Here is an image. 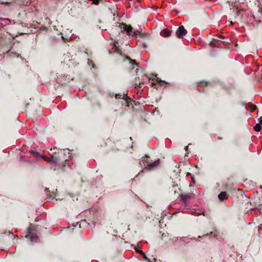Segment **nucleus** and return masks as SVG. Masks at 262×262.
<instances>
[{
	"label": "nucleus",
	"instance_id": "nucleus-26",
	"mask_svg": "<svg viewBox=\"0 0 262 262\" xmlns=\"http://www.w3.org/2000/svg\"><path fill=\"white\" fill-rule=\"evenodd\" d=\"M217 139H218L219 140H221V139H222V137H218Z\"/></svg>",
	"mask_w": 262,
	"mask_h": 262
},
{
	"label": "nucleus",
	"instance_id": "nucleus-6",
	"mask_svg": "<svg viewBox=\"0 0 262 262\" xmlns=\"http://www.w3.org/2000/svg\"><path fill=\"white\" fill-rule=\"evenodd\" d=\"M229 197V194L226 191H222L218 195V199L221 201L227 200Z\"/></svg>",
	"mask_w": 262,
	"mask_h": 262
},
{
	"label": "nucleus",
	"instance_id": "nucleus-30",
	"mask_svg": "<svg viewBox=\"0 0 262 262\" xmlns=\"http://www.w3.org/2000/svg\"><path fill=\"white\" fill-rule=\"evenodd\" d=\"M144 257L145 259H147V257H146L145 255L144 256Z\"/></svg>",
	"mask_w": 262,
	"mask_h": 262
},
{
	"label": "nucleus",
	"instance_id": "nucleus-28",
	"mask_svg": "<svg viewBox=\"0 0 262 262\" xmlns=\"http://www.w3.org/2000/svg\"><path fill=\"white\" fill-rule=\"evenodd\" d=\"M151 85H152V86H154V85H155V83H154L152 82V83H151Z\"/></svg>",
	"mask_w": 262,
	"mask_h": 262
},
{
	"label": "nucleus",
	"instance_id": "nucleus-1",
	"mask_svg": "<svg viewBox=\"0 0 262 262\" xmlns=\"http://www.w3.org/2000/svg\"><path fill=\"white\" fill-rule=\"evenodd\" d=\"M119 26H114L113 27L110 31L111 34L113 36L115 37L119 35L120 31H117L116 32V30L118 29H120L121 32L124 31L126 32L127 35H130L131 33L134 34L133 28L130 25H127L124 23H119Z\"/></svg>",
	"mask_w": 262,
	"mask_h": 262
},
{
	"label": "nucleus",
	"instance_id": "nucleus-29",
	"mask_svg": "<svg viewBox=\"0 0 262 262\" xmlns=\"http://www.w3.org/2000/svg\"><path fill=\"white\" fill-rule=\"evenodd\" d=\"M187 148H188V146H185V150H187Z\"/></svg>",
	"mask_w": 262,
	"mask_h": 262
},
{
	"label": "nucleus",
	"instance_id": "nucleus-19",
	"mask_svg": "<svg viewBox=\"0 0 262 262\" xmlns=\"http://www.w3.org/2000/svg\"><path fill=\"white\" fill-rule=\"evenodd\" d=\"M61 165L63 167H64L67 166H69V163H68V161L67 160H66L62 162Z\"/></svg>",
	"mask_w": 262,
	"mask_h": 262
},
{
	"label": "nucleus",
	"instance_id": "nucleus-17",
	"mask_svg": "<svg viewBox=\"0 0 262 262\" xmlns=\"http://www.w3.org/2000/svg\"><path fill=\"white\" fill-rule=\"evenodd\" d=\"M30 152L32 153L35 157H41V156L36 151H35L33 150H31Z\"/></svg>",
	"mask_w": 262,
	"mask_h": 262
},
{
	"label": "nucleus",
	"instance_id": "nucleus-7",
	"mask_svg": "<svg viewBox=\"0 0 262 262\" xmlns=\"http://www.w3.org/2000/svg\"><path fill=\"white\" fill-rule=\"evenodd\" d=\"M223 42L217 39H213L209 43L212 47H220Z\"/></svg>",
	"mask_w": 262,
	"mask_h": 262
},
{
	"label": "nucleus",
	"instance_id": "nucleus-24",
	"mask_svg": "<svg viewBox=\"0 0 262 262\" xmlns=\"http://www.w3.org/2000/svg\"><path fill=\"white\" fill-rule=\"evenodd\" d=\"M98 23H99V24H101V23H102V21H101L100 19H99V20H98Z\"/></svg>",
	"mask_w": 262,
	"mask_h": 262
},
{
	"label": "nucleus",
	"instance_id": "nucleus-16",
	"mask_svg": "<svg viewBox=\"0 0 262 262\" xmlns=\"http://www.w3.org/2000/svg\"><path fill=\"white\" fill-rule=\"evenodd\" d=\"M125 95V94H123V95H121L120 94H116L115 98L116 99H123L124 98V96Z\"/></svg>",
	"mask_w": 262,
	"mask_h": 262
},
{
	"label": "nucleus",
	"instance_id": "nucleus-15",
	"mask_svg": "<svg viewBox=\"0 0 262 262\" xmlns=\"http://www.w3.org/2000/svg\"><path fill=\"white\" fill-rule=\"evenodd\" d=\"M156 81L160 84L161 86H163L165 84L167 83L164 81L161 80L159 77H156Z\"/></svg>",
	"mask_w": 262,
	"mask_h": 262
},
{
	"label": "nucleus",
	"instance_id": "nucleus-12",
	"mask_svg": "<svg viewBox=\"0 0 262 262\" xmlns=\"http://www.w3.org/2000/svg\"><path fill=\"white\" fill-rule=\"evenodd\" d=\"M207 85H208V82L204 81V80L200 81L198 83V86L203 87V88L205 87V86H207Z\"/></svg>",
	"mask_w": 262,
	"mask_h": 262
},
{
	"label": "nucleus",
	"instance_id": "nucleus-20",
	"mask_svg": "<svg viewBox=\"0 0 262 262\" xmlns=\"http://www.w3.org/2000/svg\"><path fill=\"white\" fill-rule=\"evenodd\" d=\"M135 84L137 85V87L141 88V83H140V82L138 83L137 82V80H136Z\"/></svg>",
	"mask_w": 262,
	"mask_h": 262
},
{
	"label": "nucleus",
	"instance_id": "nucleus-10",
	"mask_svg": "<svg viewBox=\"0 0 262 262\" xmlns=\"http://www.w3.org/2000/svg\"><path fill=\"white\" fill-rule=\"evenodd\" d=\"M124 104L126 106H129V103L132 102V100L127 96L124 98ZM124 104V103H123Z\"/></svg>",
	"mask_w": 262,
	"mask_h": 262
},
{
	"label": "nucleus",
	"instance_id": "nucleus-3",
	"mask_svg": "<svg viewBox=\"0 0 262 262\" xmlns=\"http://www.w3.org/2000/svg\"><path fill=\"white\" fill-rule=\"evenodd\" d=\"M54 155H52L51 158H49L45 156H41V157L46 161L52 162L55 164H59L60 159L59 156L57 155L56 152L54 153Z\"/></svg>",
	"mask_w": 262,
	"mask_h": 262
},
{
	"label": "nucleus",
	"instance_id": "nucleus-18",
	"mask_svg": "<svg viewBox=\"0 0 262 262\" xmlns=\"http://www.w3.org/2000/svg\"><path fill=\"white\" fill-rule=\"evenodd\" d=\"M127 58L129 60L130 63L132 65H137V62L135 60H133V59H130L129 57H127Z\"/></svg>",
	"mask_w": 262,
	"mask_h": 262
},
{
	"label": "nucleus",
	"instance_id": "nucleus-27",
	"mask_svg": "<svg viewBox=\"0 0 262 262\" xmlns=\"http://www.w3.org/2000/svg\"><path fill=\"white\" fill-rule=\"evenodd\" d=\"M143 47H144V48H146V45H145V43H143Z\"/></svg>",
	"mask_w": 262,
	"mask_h": 262
},
{
	"label": "nucleus",
	"instance_id": "nucleus-13",
	"mask_svg": "<svg viewBox=\"0 0 262 262\" xmlns=\"http://www.w3.org/2000/svg\"><path fill=\"white\" fill-rule=\"evenodd\" d=\"M177 190H180V188L178 187L177 185H172V188H171V191L173 192L174 194H176Z\"/></svg>",
	"mask_w": 262,
	"mask_h": 262
},
{
	"label": "nucleus",
	"instance_id": "nucleus-11",
	"mask_svg": "<svg viewBox=\"0 0 262 262\" xmlns=\"http://www.w3.org/2000/svg\"><path fill=\"white\" fill-rule=\"evenodd\" d=\"M35 230V228L34 226H33L32 225H30V227H28V234L27 235V236H30V237H31V235L32 234V230Z\"/></svg>",
	"mask_w": 262,
	"mask_h": 262
},
{
	"label": "nucleus",
	"instance_id": "nucleus-14",
	"mask_svg": "<svg viewBox=\"0 0 262 262\" xmlns=\"http://www.w3.org/2000/svg\"><path fill=\"white\" fill-rule=\"evenodd\" d=\"M254 129L256 132H259L261 129V125L259 123H257L254 127Z\"/></svg>",
	"mask_w": 262,
	"mask_h": 262
},
{
	"label": "nucleus",
	"instance_id": "nucleus-2",
	"mask_svg": "<svg viewBox=\"0 0 262 262\" xmlns=\"http://www.w3.org/2000/svg\"><path fill=\"white\" fill-rule=\"evenodd\" d=\"M140 165L142 167H144V168H147L149 170H152L154 168L157 166L160 163V159H158L153 161L150 159V158L147 156L145 155L144 158L140 161Z\"/></svg>",
	"mask_w": 262,
	"mask_h": 262
},
{
	"label": "nucleus",
	"instance_id": "nucleus-9",
	"mask_svg": "<svg viewBox=\"0 0 262 262\" xmlns=\"http://www.w3.org/2000/svg\"><path fill=\"white\" fill-rule=\"evenodd\" d=\"M171 32L168 29H164L161 32V35L163 37H168L170 35Z\"/></svg>",
	"mask_w": 262,
	"mask_h": 262
},
{
	"label": "nucleus",
	"instance_id": "nucleus-22",
	"mask_svg": "<svg viewBox=\"0 0 262 262\" xmlns=\"http://www.w3.org/2000/svg\"><path fill=\"white\" fill-rule=\"evenodd\" d=\"M99 29H102V30H106V29H105L104 27L103 26H99Z\"/></svg>",
	"mask_w": 262,
	"mask_h": 262
},
{
	"label": "nucleus",
	"instance_id": "nucleus-25",
	"mask_svg": "<svg viewBox=\"0 0 262 262\" xmlns=\"http://www.w3.org/2000/svg\"><path fill=\"white\" fill-rule=\"evenodd\" d=\"M51 198H54V194H51V196H50Z\"/></svg>",
	"mask_w": 262,
	"mask_h": 262
},
{
	"label": "nucleus",
	"instance_id": "nucleus-5",
	"mask_svg": "<svg viewBox=\"0 0 262 262\" xmlns=\"http://www.w3.org/2000/svg\"><path fill=\"white\" fill-rule=\"evenodd\" d=\"M179 196H181V199L185 203H186L189 200L191 199V195L190 194H180L179 192H177V194L176 195V197L178 198Z\"/></svg>",
	"mask_w": 262,
	"mask_h": 262
},
{
	"label": "nucleus",
	"instance_id": "nucleus-4",
	"mask_svg": "<svg viewBox=\"0 0 262 262\" xmlns=\"http://www.w3.org/2000/svg\"><path fill=\"white\" fill-rule=\"evenodd\" d=\"M187 33V30L185 29L183 26H180L179 27L176 31L175 35L176 36L181 38H182L184 35H186Z\"/></svg>",
	"mask_w": 262,
	"mask_h": 262
},
{
	"label": "nucleus",
	"instance_id": "nucleus-8",
	"mask_svg": "<svg viewBox=\"0 0 262 262\" xmlns=\"http://www.w3.org/2000/svg\"><path fill=\"white\" fill-rule=\"evenodd\" d=\"M138 35L141 38H144L147 35V34L144 32H140L139 31H135L134 34H132L133 37H136L137 35Z\"/></svg>",
	"mask_w": 262,
	"mask_h": 262
},
{
	"label": "nucleus",
	"instance_id": "nucleus-23",
	"mask_svg": "<svg viewBox=\"0 0 262 262\" xmlns=\"http://www.w3.org/2000/svg\"><path fill=\"white\" fill-rule=\"evenodd\" d=\"M186 176H192V174H191L190 173L188 172V173H187Z\"/></svg>",
	"mask_w": 262,
	"mask_h": 262
},
{
	"label": "nucleus",
	"instance_id": "nucleus-21",
	"mask_svg": "<svg viewBox=\"0 0 262 262\" xmlns=\"http://www.w3.org/2000/svg\"><path fill=\"white\" fill-rule=\"evenodd\" d=\"M259 122H260V123H259V124H262V116H261V117L259 118Z\"/></svg>",
	"mask_w": 262,
	"mask_h": 262
}]
</instances>
